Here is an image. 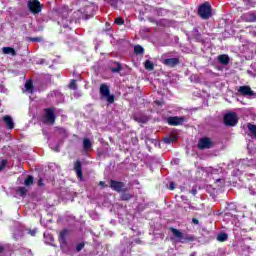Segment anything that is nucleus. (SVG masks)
<instances>
[{"mask_svg":"<svg viewBox=\"0 0 256 256\" xmlns=\"http://www.w3.org/2000/svg\"><path fill=\"white\" fill-rule=\"evenodd\" d=\"M144 52H145V49L143 48V46H141V45H136V46L134 47V53H135L136 55H143Z\"/></svg>","mask_w":256,"mask_h":256,"instance_id":"32","label":"nucleus"},{"mask_svg":"<svg viewBox=\"0 0 256 256\" xmlns=\"http://www.w3.org/2000/svg\"><path fill=\"white\" fill-rule=\"evenodd\" d=\"M99 185H100V187H107V185H106L105 182H103V181H100V182H99Z\"/></svg>","mask_w":256,"mask_h":256,"instance_id":"43","label":"nucleus"},{"mask_svg":"<svg viewBox=\"0 0 256 256\" xmlns=\"http://www.w3.org/2000/svg\"><path fill=\"white\" fill-rule=\"evenodd\" d=\"M83 249H85V243L84 242L77 244L76 248H75V251L77 253H79L80 251H83Z\"/></svg>","mask_w":256,"mask_h":256,"instance_id":"35","label":"nucleus"},{"mask_svg":"<svg viewBox=\"0 0 256 256\" xmlns=\"http://www.w3.org/2000/svg\"><path fill=\"white\" fill-rule=\"evenodd\" d=\"M83 149L84 151H91V149H93V143L89 138L83 139Z\"/></svg>","mask_w":256,"mask_h":256,"instance_id":"20","label":"nucleus"},{"mask_svg":"<svg viewBox=\"0 0 256 256\" xmlns=\"http://www.w3.org/2000/svg\"><path fill=\"white\" fill-rule=\"evenodd\" d=\"M2 121L3 123H5L7 129H10L11 131L15 129V122H13V117L5 115L3 116Z\"/></svg>","mask_w":256,"mask_h":256,"instance_id":"12","label":"nucleus"},{"mask_svg":"<svg viewBox=\"0 0 256 256\" xmlns=\"http://www.w3.org/2000/svg\"><path fill=\"white\" fill-rule=\"evenodd\" d=\"M61 25L63 27V29H68V31H71V27L69 25H71V21L67 20V19H62Z\"/></svg>","mask_w":256,"mask_h":256,"instance_id":"33","label":"nucleus"},{"mask_svg":"<svg viewBox=\"0 0 256 256\" xmlns=\"http://www.w3.org/2000/svg\"><path fill=\"white\" fill-rule=\"evenodd\" d=\"M29 41H33V38H29Z\"/></svg>","mask_w":256,"mask_h":256,"instance_id":"49","label":"nucleus"},{"mask_svg":"<svg viewBox=\"0 0 256 256\" xmlns=\"http://www.w3.org/2000/svg\"><path fill=\"white\" fill-rule=\"evenodd\" d=\"M114 23H116V25H124L125 24V20H123L122 17H117L115 19Z\"/></svg>","mask_w":256,"mask_h":256,"instance_id":"36","label":"nucleus"},{"mask_svg":"<svg viewBox=\"0 0 256 256\" xmlns=\"http://www.w3.org/2000/svg\"><path fill=\"white\" fill-rule=\"evenodd\" d=\"M192 33V37L197 43H205V39H203V35L199 32V29L193 28Z\"/></svg>","mask_w":256,"mask_h":256,"instance_id":"16","label":"nucleus"},{"mask_svg":"<svg viewBox=\"0 0 256 256\" xmlns=\"http://www.w3.org/2000/svg\"><path fill=\"white\" fill-rule=\"evenodd\" d=\"M197 254L195 252L191 253L190 256H196Z\"/></svg>","mask_w":256,"mask_h":256,"instance_id":"46","label":"nucleus"},{"mask_svg":"<svg viewBox=\"0 0 256 256\" xmlns=\"http://www.w3.org/2000/svg\"><path fill=\"white\" fill-rule=\"evenodd\" d=\"M184 121H187V119L183 116H170L167 118V123L171 125V127H179V125H183Z\"/></svg>","mask_w":256,"mask_h":256,"instance_id":"8","label":"nucleus"},{"mask_svg":"<svg viewBox=\"0 0 256 256\" xmlns=\"http://www.w3.org/2000/svg\"><path fill=\"white\" fill-rule=\"evenodd\" d=\"M115 67L111 68L112 73H121L123 71V66H121V63L114 62Z\"/></svg>","mask_w":256,"mask_h":256,"instance_id":"24","label":"nucleus"},{"mask_svg":"<svg viewBox=\"0 0 256 256\" xmlns=\"http://www.w3.org/2000/svg\"><path fill=\"white\" fill-rule=\"evenodd\" d=\"M3 251H5V247L0 245V254L3 253Z\"/></svg>","mask_w":256,"mask_h":256,"instance_id":"44","label":"nucleus"},{"mask_svg":"<svg viewBox=\"0 0 256 256\" xmlns=\"http://www.w3.org/2000/svg\"><path fill=\"white\" fill-rule=\"evenodd\" d=\"M238 93H240V95H243L244 97H253V95H255V92L251 90L250 86H240L238 89Z\"/></svg>","mask_w":256,"mask_h":256,"instance_id":"9","label":"nucleus"},{"mask_svg":"<svg viewBox=\"0 0 256 256\" xmlns=\"http://www.w3.org/2000/svg\"><path fill=\"white\" fill-rule=\"evenodd\" d=\"M34 43H43V37H34L33 38Z\"/></svg>","mask_w":256,"mask_h":256,"instance_id":"38","label":"nucleus"},{"mask_svg":"<svg viewBox=\"0 0 256 256\" xmlns=\"http://www.w3.org/2000/svg\"><path fill=\"white\" fill-rule=\"evenodd\" d=\"M69 87H70V89H72V91H77V80L72 79Z\"/></svg>","mask_w":256,"mask_h":256,"instance_id":"34","label":"nucleus"},{"mask_svg":"<svg viewBox=\"0 0 256 256\" xmlns=\"http://www.w3.org/2000/svg\"><path fill=\"white\" fill-rule=\"evenodd\" d=\"M74 171L78 179H83V164L81 163V160H76L74 162Z\"/></svg>","mask_w":256,"mask_h":256,"instance_id":"10","label":"nucleus"},{"mask_svg":"<svg viewBox=\"0 0 256 256\" xmlns=\"http://www.w3.org/2000/svg\"><path fill=\"white\" fill-rule=\"evenodd\" d=\"M29 233H30V235H33V231L32 230H29Z\"/></svg>","mask_w":256,"mask_h":256,"instance_id":"47","label":"nucleus"},{"mask_svg":"<svg viewBox=\"0 0 256 256\" xmlns=\"http://www.w3.org/2000/svg\"><path fill=\"white\" fill-rule=\"evenodd\" d=\"M163 65H166V67H177L179 65L180 61L179 58H167L162 61Z\"/></svg>","mask_w":256,"mask_h":256,"instance_id":"13","label":"nucleus"},{"mask_svg":"<svg viewBox=\"0 0 256 256\" xmlns=\"http://www.w3.org/2000/svg\"><path fill=\"white\" fill-rule=\"evenodd\" d=\"M223 123L226 127H235L239 123V116L235 112L226 113L223 117Z\"/></svg>","mask_w":256,"mask_h":256,"instance_id":"4","label":"nucleus"},{"mask_svg":"<svg viewBox=\"0 0 256 256\" xmlns=\"http://www.w3.org/2000/svg\"><path fill=\"white\" fill-rule=\"evenodd\" d=\"M9 164V160L5 158H0V173L7 169V165Z\"/></svg>","mask_w":256,"mask_h":256,"instance_id":"23","label":"nucleus"},{"mask_svg":"<svg viewBox=\"0 0 256 256\" xmlns=\"http://www.w3.org/2000/svg\"><path fill=\"white\" fill-rule=\"evenodd\" d=\"M2 51L5 55H12L13 57H15V55H17L15 48H12V47H4V48H2Z\"/></svg>","mask_w":256,"mask_h":256,"instance_id":"22","label":"nucleus"},{"mask_svg":"<svg viewBox=\"0 0 256 256\" xmlns=\"http://www.w3.org/2000/svg\"><path fill=\"white\" fill-rule=\"evenodd\" d=\"M55 111H57L55 107L44 108L43 123L55 125V120L57 119Z\"/></svg>","mask_w":256,"mask_h":256,"instance_id":"2","label":"nucleus"},{"mask_svg":"<svg viewBox=\"0 0 256 256\" xmlns=\"http://www.w3.org/2000/svg\"><path fill=\"white\" fill-rule=\"evenodd\" d=\"M76 13H77L78 15H81V17H82V19H84V21H87V20H89V19H92V17H93V14H87V11H85V12L83 13V12H81V10H78Z\"/></svg>","mask_w":256,"mask_h":256,"instance_id":"25","label":"nucleus"},{"mask_svg":"<svg viewBox=\"0 0 256 256\" xmlns=\"http://www.w3.org/2000/svg\"><path fill=\"white\" fill-rule=\"evenodd\" d=\"M15 194L18 195V197H22V199H25L27 197V193H29V187L25 186H18L14 188Z\"/></svg>","mask_w":256,"mask_h":256,"instance_id":"11","label":"nucleus"},{"mask_svg":"<svg viewBox=\"0 0 256 256\" xmlns=\"http://www.w3.org/2000/svg\"><path fill=\"white\" fill-rule=\"evenodd\" d=\"M58 33H59V34L65 33V31H63V29H61Z\"/></svg>","mask_w":256,"mask_h":256,"instance_id":"45","label":"nucleus"},{"mask_svg":"<svg viewBox=\"0 0 256 256\" xmlns=\"http://www.w3.org/2000/svg\"><path fill=\"white\" fill-rule=\"evenodd\" d=\"M56 129H57V131H58V133L60 135H67V130H65V128H63V127H56Z\"/></svg>","mask_w":256,"mask_h":256,"instance_id":"37","label":"nucleus"},{"mask_svg":"<svg viewBox=\"0 0 256 256\" xmlns=\"http://www.w3.org/2000/svg\"><path fill=\"white\" fill-rule=\"evenodd\" d=\"M44 5L39 0H33V15L37 17L38 13L43 11Z\"/></svg>","mask_w":256,"mask_h":256,"instance_id":"14","label":"nucleus"},{"mask_svg":"<svg viewBox=\"0 0 256 256\" xmlns=\"http://www.w3.org/2000/svg\"><path fill=\"white\" fill-rule=\"evenodd\" d=\"M120 193H121L120 194V200L121 201H131V199L133 198V194L127 192V190L126 191H122Z\"/></svg>","mask_w":256,"mask_h":256,"instance_id":"21","label":"nucleus"},{"mask_svg":"<svg viewBox=\"0 0 256 256\" xmlns=\"http://www.w3.org/2000/svg\"><path fill=\"white\" fill-rule=\"evenodd\" d=\"M67 233H69V230L64 229L59 232V242L65 245L67 243Z\"/></svg>","mask_w":256,"mask_h":256,"instance_id":"17","label":"nucleus"},{"mask_svg":"<svg viewBox=\"0 0 256 256\" xmlns=\"http://www.w3.org/2000/svg\"><path fill=\"white\" fill-rule=\"evenodd\" d=\"M192 223H194V225H199V220L197 218H193Z\"/></svg>","mask_w":256,"mask_h":256,"instance_id":"42","label":"nucleus"},{"mask_svg":"<svg viewBox=\"0 0 256 256\" xmlns=\"http://www.w3.org/2000/svg\"><path fill=\"white\" fill-rule=\"evenodd\" d=\"M169 231H171V233L174 235V237L176 239H178L179 243H191L193 241H195V237L192 235H185L183 234V232H181V230L176 229L174 227H170Z\"/></svg>","mask_w":256,"mask_h":256,"instance_id":"1","label":"nucleus"},{"mask_svg":"<svg viewBox=\"0 0 256 256\" xmlns=\"http://www.w3.org/2000/svg\"><path fill=\"white\" fill-rule=\"evenodd\" d=\"M179 140V136L178 135H175V134H172L171 136H166L163 141L164 143H167V144H171V143H175Z\"/></svg>","mask_w":256,"mask_h":256,"instance_id":"19","label":"nucleus"},{"mask_svg":"<svg viewBox=\"0 0 256 256\" xmlns=\"http://www.w3.org/2000/svg\"><path fill=\"white\" fill-rule=\"evenodd\" d=\"M229 61H230V58H229V55L227 54H221L218 56V62L221 65H229Z\"/></svg>","mask_w":256,"mask_h":256,"instance_id":"18","label":"nucleus"},{"mask_svg":"<svg viewBox=\"0 0 256 256\" xmlns=\"http://www.w3.org/2000/svg\"><path fill=\"white\" fill-rule=\"evenodd\" d=\"M144 67L145 69H147V71H153V69H155V64H153L151 60H146L144 63Z\"/></svg>","mask_w":256,"mask_h":256,"instance_id":"28","label":"nucleus"},{"mask_svg":"<svg viewBox=\"0 0 256 256\" xmlns=\"http://www.w3.org/2000/svg\"><path fill=\"white\" fill-rule=\"evenodd\" d=\"M197 147L200 151H205V149H213L215 147V142L209 137H202L199 139Z\"/></svg>","mask_w":256,"mask_h":256,"instance_id":"6","label":"nucleus"},{"mask_svg":"<svg viewBox=\"0 0 256 256\" xmlns=\"http://www.w3.org/2000/svg\"><path fill=\"white\" fill-rule=\"evenodd\" d=\"M198 15L204 20L211 19V16L213 15L211 4L209 2H205L200 5L198 8Z\"/></svg>","mask_w":256,"mask_h":256,"instance_id":"3","label":"nucleus"},{"mask_svg":"<svg viewBox=\"0 0 256 256\" xmlns=\"http://www.w3.org/2000/svg\"><path fill=\"white\" fill-rule=\"evenodd\" d=\"M156 104H157V105H161V103H159V101H156Z\"/></svg>","mask_w":256,"mask_h":256,"instance_id":"48","label":"nucleus"},{"mask_svg":"<svg viewBox=\"0 0 256 256\" xmlns=\"http://www.w3.org/2000/svg\"><path fill=\"white\" fill-rule=\"evenodd\" d=\"M242 21H245L246 23H255L256 21V15L253 12L244 13L242 15Z\"/></svg>","mask_w":256,"mask_h":256,"instance_id":"15","label":"nucleus"},{"mask_svg":"<svg viewBox=\"0 0 256 256\" xmlns=\"http://www.w3.org/2000/svg\"><path fill=\"white\" fill-rule=\"evenodd\" d=\"M169 189L170 191H174L175 190V183L171 182L169 185Z\"/></svg>","mask_w":256,"mask_h":256,"instance_id":"41","label":"nucleus"},{"mask_svg":"<svg viewBox=\"0 0 256 256\" xmlns=\"http://www.w3.org/2000/svg\"><path fill=\"white\" fill-rule=\"evenodd\" d=\"M24 187H28V189H31V185H33V176L29 175L27 179L24 181Z\"/></svg>","mask_w":256,"mask_h":256,"instance_id":"29","label":"nucleus"},{"mask_svg":"<svg viewBox=\"0 0 256 256\" xmlns=\"http://www.w3.org/2000/svg\"><path fill=\"white\" fill-rule=\"evenodd\" d=\"M38 187H45V183H43V178L38 180Z\"/></svg>","mask_w":256,"mask_h":256,"instance_id":"40","label":"nucleus"},{"mask_svg":"<svg viewBox=\"0 0 256 256\" xmlns=\"http://www.w3.org/2000/svg\"><path fill=\"white\" fill-rule=\"evenodd\" d=\"M100 95L106 98V101L112 105L115 103V95L111 94V88L107 84L100 85Z\"/></svg>","mask_w":256,"mask_h":256,"instance_id":"5","label":"nucleus"},{"mask_svg":"<svg viewBox=\"0 0 256 256\" xmlns=\"http://www.w3.org/2000/svg\"><path fill=\"white\" fill-rule=\"evenodd\" d=\"M110 188L112 191H116V193H121L122 191H127V187H125V183L122 181L110 180Z\"/></svg>","mask_w":256,"mask_h":256,"instance_id":"7","label":"nucleus"},{"mask_svg":"<svg viewBox=\"0 0 256 256\" xmlns=\"http://www.w3.org/2000/svg\"><path fill=\"white\" fill-rule=\"evenodd\" d=\"M248 131H250L252 137H255L256 139V125L252 123L247 124Z\"/></svg>","mask_w":256,"mask_h":256,"instance_id":"26","label":"nucleus"},{"mask_svg":"<svg viewBox=\"0 0 256 256\" xmlns=\"http://www.w3.org/2000/svg\"><path fill=\"white\" fill-rule=\"evenodd\" d=\"M28 9L30 13H33V0L28 1Z\"/></svg>","mask_w":256,"mask_h":256,"instance_id":"39","label":"nucleus"},{"mask_svg":"<svg viewBox=\"0 0 256 256\" xmlns=\"http://www.w3.org/2000/svg\"><path fill=\"white\" fill-rule=\"evenodd\" d=\"M25 89H26V91H30V93H33V79H29L25 83Z\"/></svg>","mask_w":256,"mask_h":256,"instance_id":"31","label":"nucleus"},{"mask_svg":"<svg viewBox=\"0 0 256 256\" xmlns=\"http://www.w3.org/2000/svg\"><path fill=\"white\" fill-rule=\"evenodd\" d=\"M229 239V235H227V233H220L217 236V241H219L220 243H225V241H227Z\"/></svg>","mask_w":256,"mask_h":256,"instance_id":"27","label":"nucleus"},{"mask_svg":"<svg viewBox=\"0 0 256 256\" xmlns=\"http://www.w3.org/2000/svg\"><path fill=\"white\" fill-rule=\"evenodd\" d=\"M35 63L36 65H49V61H47V59L39 57L35 58Z\"/></svg>","mask_w":256,"mask_h":256,"instance_id":"30","label":"nucleus"}]
</instances>
